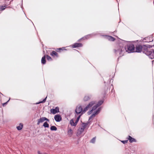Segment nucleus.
<instances>
[{
  "label": "nucleus",
  "mask_w": 154,
  "mask_h": 154,
  "mask_svg": "<svg viewBox=\"0 0 154 154\" xmlns=\"http://www.w3.org/2000/svg\"><path fill=\"white\" fill-rule=\"evenodd\" d=\"M45 121H47L48 122H49V120L45 117H42L40 118L38 120L37 125H38L40 123H42Z\"/></svg>",
  "instance_id": "obj_8"
},
{
  "label": "nucleus",
  "mask_w": 154,
  "mask_h": 154,
  "mask_svg": "<svg viewBox=\"0 0 154 154\" xmlns=\"http://www.w3.org/2000/svg\"><path fill=\"white\" fill-rule=\"evenodd\" d=\"M72 131V130L71 129H70L69 131H68V133H69L70 132H71Z\"/></svg>",
  "instance_id": "obj_37"
},
{
  "label": "nucleus",
  "mask_w": 154,
  "mask_h": 154,
  "mask_svg": "<svg viewBox=\"0 0 154 154\" xmlns=\"http://www.w3.org/2000/svg\"><path fill=\"white\" fill-rule=\"evenodd\" d=\"M64 50H66L65 48V47H62L57 48V52H60L61 50L63 51Z\"/></svg>",
  "instance_id": "obj_27"
},
{
  "label": "nucleus",
  "mask_w": 154,
  "mask_h": 154,
  "mask_svg": "<svg viewBox=\"0 0 154 154\" xmlns=\"http://www.w3.org/2000/svg\"><path fill=\"white\" fill-rule=\"evenodd\" d=\"M98 107L97 105L96 104V105L94 106H93L92 109L94 111V110H96L97 108Z\"/></svg>",
  "instance_id": "obj_31"
},
{
  "label": "nucleus",
  "mask_w": 154,
  "mask_h": 154,
  "mask_svg": "<svg viewBox=\"0 0 154 154\" xmlns=\"http://www.w3.org/2000/svg\"><path fill=\"white\" fill-rule=\"evenodd\" d=\"M45 154V153H44V154Z\"/></svg>",
  "instance_id": "obj_44"
},
{
  "label": "nucleus",
  "mask_w": 154,
  "mask_h": 154,
  "mask_svg": "<svg viewBox=\"0 0 154 154\" xmlns=\"http://www.w3.org/2000/svg\"><path fill=\"white\" fill-rule=\"evenodd\" d=\"M96 137H93L90 141V143H94L96 141Z\"/></svg>",
  "instance_id": "obj_26"
},
{
  "label": "nucleus",
  "mask_w": 154,
  "mask_h": 154,
  "mask_svg": "<svg viewBox=\"0 0 154 154\" xmlns=\"http://www.w3.org/2000/svg\"><path fill=\"white\" fill-rule=\"evenodd\" d=\"M43 126L45 128H49V125L47 123V122H45L44 123V124L43 125Z\"/></svg>",
  "instance_id": "obj_24"
},
{
  "label": "nucleus",
  "mask_w": 154,
  "mask_h": 154,
  "mask_svg": "<svg viewBox=\"0 0 154 154\" xmlns=\"http://www.w3.org/2000/svg\"><path fill=\"white\" fill-rule=\"evenodd\" d=\"M152 47V46L150 45H147V47L146 48V49L143 51V52L148 56L149 58L152 59L154 58V50L149 48Z\"/></svg>",
  "instance_id": "obj_2"
},
{
  "label": "nucleus",
  "mask_w": 154,
  "mask_h": 154,
  "mask_svg": "<svg viewBox=\"0 0 154 154\" xmlns=\"http://www.w3.org/2000/svg\"><path fill=\"white\" fill-rule=\"evenodd\" d=\"M93 110L91 109V110H90L89 112H88V114L89 115H90L93 112Z\"/></svg>",
  "instance_id": "obj_35"
},
{
  "label": "nucleus",
  "mask_w": 154,
  "mask_h": 154,
  "mask_svg": "<svg viewBox=\"0 0 154 154\" xmlns=\"http://www.w3.org/2000/svg\"><path fill=\"white\" fill-rule=\"evenodd\" d=\"M111 92H112V90Z\"/></svg>",
  "instance_id": "obj_42"
},
{
  "label": "nucleus",
  "mask_w": 154,
  "mask_h": 154,
  "mask_svg": "<svg viewBox=\"0 0 154 154\" xmlns=\"http://www.w3.org/2000/svg\"><path fill=\"white\" fill-rule=\"evenodd\" d=\"M147 47V45H143V46L140 45H139L136 46L135 47V52L137 53L140 52L142 50L146 49V48Z\"/></svg>",
  "instance_id": "obj_5"
},
{
  "label": "nucleus",
  "mask_w": 154,
  "mask_h": 154,
  "mask_svg": "<svg viewBox=\"0 0 154 154\" xmlns=\"http://www.w3.org/2000/svg\"><path fill=\"white\" fill-rule=\"evenodd\" d=\"M50 111L51 113L54 114L59 112V108L58 107H56L55 109H51L50 110Z\"/></svg>",
  "instance_id": "obj_10"
},
{
  "label": "nucleus",
  "mask_w": 154,
  "mask_h": 154,
  "mask_svg": "<svg viewBox=\"0 0 154 154\" xmlns=\"http://www.w3.org/2000/svg\"><path fill=\"white\" fill-rule=\"evenodd\" d=\"M125 50L128 53H133L135 52V47L132 44H128L126 46H124Z\"/></svg>",
  "instance_id": "obj_3"
},
{
  "label": "nucleus",
  "mask_w": 154,
  "mask_h": 154,
  "mask_svg": "<svg viewBox=\"0 0 154 154\" xmlns=\"http://www.w3.org/2000/svg\"><path fill=\"white\" fill-rule=\"evenodd\" d=\"M101 109V107H99L94 111L89 118V120H90L93 118L95 117L96 115L100 113Z\"/></svg>",
  "instance_id": "obj_7"
},
{
  "label": "nucleus",
  "mask_w": 154,
  "mask_h": 154,
  "mask_svg": "<svg viewBox=\"0 0 154 154\" xmlns=\"http://www.w3.org/2000/svg\"><path fill=\"white\" fill-rule=\"evenodd\" d=\"M10 100V98H9V100L7 101L6 102H5V103H3L2 104V106H5V105H6L8 103L9 101Z\"/></svg>",
  "instance_id": "obj_32"
},
{
  "label": "nucleus",
  "mask_w": 154,
  "mask_h": 154,
  "mask_svg": "<svg viewBox=\"0 0 154 154\" xmlns=\"http://www.w3.org/2000/svg\"><path fill=\"white\" fill-rule=\"evenodd\" d=\"M23 127V124L22 123H20L19 125L17 126V128L18 130H21Z\"/></svg>",
  "instance_id": "obj_20"
},
{
  "label": "nucleus",
  "mask_w": 154,
  "mask_h": 154,
  "mask_svg": "<svg viewBox=\"0 0 154 154\" xmlns=\"http://www.w3.org/2000/svg\"><path fill=\"white\" fill-rule=\"evenodd\" d=\"M0 93L1 94H2V95H3V94H2V93Z\"/></svg>",
  "instance_id": "obj_41"
},
{
  "label": "nucleus",
  "mask_w": 154,
  "mask_h": 154,
  "mask_svg": "<svg viewBox=\"0 0 154 154\" xmlns=\"http://www.w3.org/2000/svg\"><path fill=\"white\" fill-rule=\"evenodd\" d=\"M46 57H47V60L48 61H51L52 60V58H51V57L49 56L48 55H46Z\"/></svg>",
  "instance_id": "obj_30"
},
{
  "label": "nucleus",
  "mask_w": 154,
  "mask_h": 154,
  "mask_svg": "<svg viewBox=\"0 0 154 154\" xmlns=\"http://www.w3.org/2000/svg\"><path fill=\"white\" fill-rule=\"evenodd\" d=\"M38 154H42L40 152V151H38Z\"/></svg>",
  "instance_id": "obj_38"
},
{
  "label": "nucleus",
  "mask_w": 154,
  "mask_h": 154,
  "mask_svg": "<svg viewBox=\"0 0 154 154\" xmlns=\"http://www.w3.org/2000/svg\"><path fill=\"white\" fill-rule=\"evenodd\" d=\"M96 35V34L95 33H92V34H88L87 35H85L84 37H83V38H82L78 40V41L79 42L80 40H81V39H83V40H85V39H88L89 38H90V37H92V36H95Z\"/></svg>",
  "instance_id": "obj_9"
},
{
  "label": "nucleus",
  "mask_w": 154,
  "mask_h": 154,
  "mask_svg": "<svg viewBox=\"0 0 154 154\" xmlns=\"http://www.w3.org/2000/svg\"><path fill=\"white\" fill-rule=\"evenodd\" d=\"M78 116L77 117L76 120L77 121H79L81 116H82L81 115H78Z\"/></svg>",
  "instance_id": "obj_34"
},
{
  "label": "nucleus",
  "mask_w": 154,
  "mask_h": 154,
  "mask_svg": "<svg viewBox=\"0 0 154 154\" xmlns=\"http://www.w3.org/2000/svg\"><path fill=\"white\" fill-rule=\"evenodd\" d=\"M55 120L57 122H60L62 120L61 116L59 115H56L54 117Z\"/></svg>",
  "instance_id": "obj_12"
},
{
  "label": "nucleus",
  "mask_w": 154,
  "mask_h": 154,
  "mask_svg": "<svg viewBox=\"0 0 154 154\" xmlns=\"http://www.w3.org/2000/svg\"><path fill=\"white\" fill-rule=\"evenodd\" d=\"M127 43V42L126 41L122 40L118 45H116L114 49V53L116 55H119L120 57L123 55L125 52L124 46Z\"/></svg>",
  "instance_id": "obj_1"
},
{
  "label": "nucleus",
  "mask_w": 154,
  "mask_h": 154,
  "mask_svg": "<svg viewBox=\"0 0 154 154\" xmlns=\"http://www.w3.org/2000/svg\"><path fill=\"white\" fill-rule=\"evenodd\" d=\"M70 123L72 126H76V125H75V123L74 122L73 119H72L70 120Z\"/></svg>",
  "instance_id": "obj_29"
},
{
  "label": "nucleus",
  "mask_w": 154,
  "mask_h": 154,
  "mask_svg": "<svg viewBox=\"0 0 154 154\" xmlns=\"http://www.w3.org/2000/svg\"><path fill=\"white\" fill-rule=\"evenodd\" d=\"M84 130L82 127L79 128L78 130L77 134V135H80L84 131Z\"/></svg>",
  "instance_id": "obj_16"
},
{
  "label": "nucleus",
  "mask_w": 154,
  "mask_h": 154,
  "mask_svg": "<svg viewBox=\"0 0 154 154\" xmlns=\"http://www.w3.org/2000/svg\"><path fill=\"white\" fill-rule=\"evenodd\" d=\"M91 97V95H85L83 98V100L84 101H87L90 99Z\"/></svg>",
  "instance_id": "obj_15"
},
{
  "label": "nucleus",
  "mask_w": 154,
  "mask_h": 154,
  "mask_svg": "<svg viewBox=\"0 0 154 154\" xmlns=\"http://www.w3.org/2000/svg\"><path fill=\"white\" fill-rule=\"evenodd\" d=\"M51 55L52 56H55L57 57H58L57 53L55 51H53L51 53Z\"/></svg>",
  "instance_id": "obj_19"
},
{
  "label": "nucleus",
  "mask_w": 154,
  "mask_h": 154,
  "mask_svg": "<svg viewBox=\"0 0 154 154\" xmlns=\"http://www.w3.org/2000/svg\"><path fill=\"white\" fill-rule=\"evenodd\" d=\"M47 98V96L45 99H44L42 101H40L36 103H35V104H38L40 103H44L45 102Z\"/></svg>",
  "instance_id": "obj_21"
},
{
  "label": "nucleus",
  "mask_w": 154,
  "mask_h": 154,
  "mask_svg": "<svg viewBox=\"0 0 154 154\" xmlns=\"http://www.w3.org/2000/svg\"><path fill=\"white\" fill-rule=\"evenodd\" d=\"M90 120H88V121L86 123L83 122L82 123V128L84 130L86 128L87 125L89 123L91 122V121H89Z\"/></svg>",
  "instance_id": "obj_13"
},
{
  "label": "nucleus",
  "mask_w": 154,
  "mask_h": 154,
  "mask_svg": "<svg viewBox=\"0 0 154 154\" xmlns=\"http://www.w3.org/2000/svg\"><path fill=\"white\" fill-rule=\"evenodd\" d=\"M128 140H122L121 141V142L123 143V144H125L127 143L128 142Z\"/></svg>",
  "instance_id": "obj_33"
},
{
  "label": "nucleus",
  "mask_w": 154,
  "mask_h": 154,
  "mask_svg": "<svg viewBox=\"0 0 154 154\" xmlns=\"http://www.w3.org/2000/svg\"><path fill=\"white\" fill-rule=\"evenodd\" d=\"M152 63H153V60H152Z\"/></svg>",
  "instance_id": "obj_43"
},
{
  "label": "nucleus",
  "mask_w": 154,
  "mask_h": 154,
  "mask_svg": "<svg viewBox=\"0 0 154 154\" xmlns=\"http://www.w3.org/2000/svg\"><path fill=\"white\" fill-rule=\"evenodd\" d=\"M75 112V116L77 115H82L85 112H84V109H83L81 105L78 106L76 107Z\"/></svg>",
  "instance_id": "obj_4"
},
{
  "label": "nucleus",
  "mask_w": 154,
  "mask_h": 154,
  "mask_svg": "<svg viewBox=\"0 0 154 154\" xmlns=\"http://www.w3.org/2000/svg\"><path fill=\"white\" fill-rule=\"evenodd\" d=\"M21 7L22 8V9H23V6L22 5H21Z\"/></svg>",
  "instance_id": "obj_39"
},
{
  "label": "nucleus",
  "mask_w": 154,
  "mask_h": 154,
  "mask_svg": "<svg viewBox=\"0 0 154 154\" xmlns=\"http://www.w3.org/2000/svg\"><path fill=\"white\" fill-rule=\"evenodd\" d=\"M46 61L45 60V56L42 57L41 60V63L43 64H45L46 63Z\"/></svg>",
  "instance_id": "obj_18"
},
{
  "label": "nucleus",
  "mask_w": 154,
  "mask_h": 154,
  "mask_svg": "<svg viewBox=\"0 0 154 154\" xmlns=\"http://www.w3.org/2000/svg\"><path fill=\"white\" fill-rule=\"evenodd\" d=\"M78 122H79V121H77L76 120L75 122V125H77V124L78 123Z\"/></svg>",
  "instance_id": "obj_36"
},
{
  "label": "nucleus",
  "mask_w": 154,
  "mask_h": 154,
  "mask_svg": "<svg viewBox=\"0 0 154 154\" xmlns=\"http://www.w3.org/2000/svg\"><path fill=\"white\" fill-rule=\"evenodd\" d=\"M111 86H112V89H113V85H112V84L111 85Z\"/></svg>",
  "instance_id": "obj_40"
},
{
  "label": "nucleus",
  "mask_w": 154,
  "mask_h": 154,
  "mask_svg": "<svg viewBox=\"0 0 154 154\" xmlns=\"http://www.w3.org/2000/svg\"><path fill=\"white\" fill-rule=\"evenodd\" d=\"M6 8V6H0V11H2L4 10Z\"/></svg>",
  "instance_id": "obj_28"
},
{
  "label": "nucleus",
  "mask_w": 154,
  "mask_h": 154,
  "mask_svg": "<svg viewBox=\"0 0 154 154\" xmlns=\"http://www.w3.org/2000/svg\"><path fill=\"white\" fill-rule=\"evenodd\" d=\"M128 140H129V142L130 143H132L133 142H136V140L134 138L130 136H128Z\"/></svg>",
  "instance_id": "obj_17"
},
{
  "label": "nucleus",
  "mask_w": 154,
  "mask_h": 154,
  "mask_svg": "<svg viewBox=\"0 0 154 154\" xmlns=\"http://www.w3.org/2000/svg\"><path fill=\"white\" fill-rule=\"evenodd\" d=\"M103 100H101L99 101L96 104L98 107H99L103 103Z\"/></svg>",
  "instance_id": "obj_22"
},
{
  "label": "nucleus",
  "mask_w": 154,
  "mask_h": 154,
  "mask_svg": "<svg viewBox=\"0 0 154 154\" xmlns=\"http://www.w3.org/2000/svg\"><path fill=\"white\" fill-rule=\"evenodd\" d=\"M104 36L106 37V39H107L109 41H114L115 40V39L113 37H112V36L106 35Z\"/></svg>",
  "instance_id": "obj_14"
},
{
  "label": "nucleus",
  "mask_w": 154,
  "mask_h": 154,
  "mask_svg": "<svg viewBox=\"0 0 154 154\" xmlns=\"http://www.w3.org/2000/svg\"><path fill=\"white\" fill-rule=\"evenodd\" d=\"M82 46V44L80 43H74L72 45H71L72 48L81 47Z\"/></svg>",
  "instance_id": "obj_11"
},
{
  "label": "nucleus",
  "mask_w": 154,
  "mask_h": 154,
  "mask_svg": "<svg viewBox=\"0 0 154 154\" xmlns=\"http://www.w3.org/2000/svg\"><path fill=\"white\" fill-rule=\"evenodd\" d=\"M95 101H93L90 102L84 109V112H86L95 104Z\"/></svg>",
  "instance_id": "obj_6"
},
{
  "label": "nucleus",
  "mask_w": 154,
  "mask_h": 154,
  "mask_svg": "<svg viewBox=\"0 0 154 154\" xmlns=\"http://www.w3.org/2000/svg\"><path fill=\"white\" fill-rule=\"evenodd\" d=\"M148 37H146L145 38H144L143 40L144 42H151L153 41V39L152 38H151V39L149 41L147 40V41H145V40H146L147 39H148Z\"/></svg>",
  "instance_id": "obj_23"
},
{
  "label": "nucleus",
  "mask_w": 154,
  "mask_h": 154,
  "mask_svg": "<svg viewBox=\"0 0 154 154\" xmlns=\"http://www.w3.org/2000/svg\"><path fill=\"white\" fill-rule=\"evenodd\" d=\"M57 128L54 126H52L50 128V129L51 131H56L57 130Z\"/></svg>",
  "instance_id": "obj_25"
}]
</instances>
